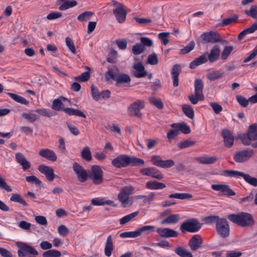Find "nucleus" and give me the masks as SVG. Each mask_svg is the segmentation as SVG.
<instances>
[{
	"instance_id": "obj_13",
	"label": "nucleus",
	"mask_w": 257,
	"mask_h": 257,
	"mask_svg": "<svg viewBox=\"0 0 257 257\" xmlns=\"http://www.w3.org/2000/svg\"><path fill=\"white\" fill-rule=\"evenodd\" d=\"M132 74L136 78H142L147 75V72L141 62L135 63L131 71Z\"/></svg>"
},
{
	"instance_id": "obj_35",
	"label": "nucleus",
	"mask_w": 257,
	"mask_h": 257,
	"mask_svg": "<svg viewBox=\"0 0 257 257\" xmlns=\"http://www.w3.org/2000/svg\"><path fill=\"white\" fill-rule=\"evenodd\" d=\"M169 197L170 198H176L181 200L191 199L193 197V195L187 193H175L170 194Z\"/></svg>"
},
{
	"instance_id": "obj_25",
	"label": "nucleus",
	"mask_w": 257,
	"mask_h": 257,
	"mask_svg": "<svg viewBox=\"0 0 257 257\" xmlns=\"http://www.w3.org/2000/svg\"><path fill=\"white\" fill-rule=\"evenodd\" d=\"M181 71V68L180 65L176 64L175 65L172 69L171 74L172 75V78L173 79V85L175 87L178 86L179 84V80H178V76Z\"/></svg>"
},
{
	"instance_id": "obj_22",
	"label": "nucleus",
	"mask_w": 257,
	"mask_h": 257,
	"mask_svg": "<svg viewBox=\"0 0 257 257\" xmlns=\"http://www.w3.org/2000/svg\"><path fill=\"white\" fill-rule=\"evenodd\" d=\"M38 170L41 173L45 175L49 181H52L54 180L55 175L52 168L44 165H41L39 166Z\"/></svg>"
},
{
	"instance_id": "obj_10",
	"label": "nucleus",
	"mask_w": 257,
	"mask_h": 257,
	"mask_svg": "<svg viewBox=\"0 0 257 257\" xmlns=\"http://www.w3.org/2000/svg\"><path fill=\"white\" fill-rule=\"evenodd\" d=\"M200 37L205 43H215L221 42L226 43L225 41L222 40L219 34L213 31L204 33Z\"/></svg>"
},
{
	"instance_id": "obj_63",
	"label": "nucleus",
	"mask_w": 257,
	"mask_h": 257,
	"mask_svg": "<svg viewBox=\"0 0 257 257\" xmlns=\"http://www.w3.org/2000/svg\"><path fill=\"white\" fill-rule=\"evenodd\" d=\"M90 78V73L89 72H85L82 73L80 75L75 78V79L80 81L85 82L87 81Z\"/></svg>"
},
{
	"instance_id": "obj_43",
	"label": "nucleus",
	"mask_w": 257,
	"mask_h": 257,
	"mask_svg": "<svg viewBox=\"0 0 257 257\" xmlns=\"http://www.w3.org/2000/svg\"><path fill=\"white\" fill-rule=\"evenodd\" d=\"M51 108L56 111L63 110V109L64 108V104L60 99H55L53 101Z\"/></svg>"
},
{
	"instance_id": "obj_47",
	"label": "nucleus",
	"mask_w": 257,
	"mask_h": 257,
	"mask_svg": "<svg viewBox=\"0 0 257 257\" xmlns=\"http://www.w3.org/2000/svg\"><path fill=\"white\" fill-rule=\"evenodd\" d=\"M94 15V13L90 11H86L81 14L77 17V20L80 22L89 20Z\"/></svg>"
},
{
	"instance_id": "obj_5",
	"label": "nucleus",
	"mask_w": 257,
	"mask_h": 257,
	"mask_svg": "<svg viewBox=\"0 0 257 257\" xmlns=\"http://www.w3.org/2000/svg\"><path fill=\"white\" fill-rule=\"evenodd\" d=\"M144 107V100L138 99L131 103L127 107V110L131 116L141 118L143 114L141 111Z\"/></svg>"
},
{
	"instance_id": "obj_2",
	"label": "nucleus",
	"mask_w": 257,
	"mask_h": 257,
	"mask_svg": "<svg viewBox=\"0 0 257 257\" xmlns=\"http://www.w3.org/2000/svg\"><path fill=\"white\" fill-rule=\"evenodd\" d=\"M227 218L232 222L240 226H248L254 223L251 215L245 212L230 214L228 215Z\"/></svg>"
},
{
	"instance_id": "obj_26",
	"label": "nucleus",
	"mask_w": 257,
	"mask_h": 257,
	"mask_svg": "<svg viewBox=\"0 0 257 257\" xmlns=\"http://www.w3.org/2000/svg\"><path fill=\"white\" fill-rule=\"evenodd\" d=\"M113 250L112 237L110 235L107 237L104 247V253L106 256H110Z\"/></svg>"
},
{
	"instance_id": "obj_60",
	"label": "nucleus",
	"mask_w": 257,
	"mask_h": 257,
	"mask_svg": "<svg viewBox=\"0 0 257 257\" xmlns=\"http://www.w3.org/2000/svg\"><path fill=\"white\" fill-rule=\"evenodd\" d=\"M22 116L25 119H28V120L31 123L36 121L38 118V116L37 114L31 113H23Z\"/></svg>"
},
{
	"instance_id": "obj_58",
	"label": "nucleus",
	"mask_w": 257,
	"mask_h": 257,
	"mask_svg": "<svg viewBox=\"0 0 257 257\" xmlns=\"http://www.w3.org/2000/svg\"><path fill=\"white\" fill-rule=\"evenodd\" d=\"M188 99L192 103V104L195 105L199 101H202L204 99V95H202V97L199 96V95H196L195 93L194 94H191L188 96Z\"/></svg>"
},
{
	"instance_id": "obj_4",
	"label": "nucleus",
	"mask_w": 257,
	"mask_h": 257,
	"mask_svg": "<svg viewBox=\"0 0 257 257\" xmlns=\"http://www.w3.org/2000/svg\"><path fill=\"white\" fill-rule=\"evenodd\" d=\"M201 224L198 220L195 218H190L184 221L180 226V230L182 232H195L200 230Z\"/></svg>"
},
{
	"instance_id": "obj_42",
	"label": "nucleus",
	"mask_w": 257,
	"mask_h": 257,
	"mask_svg": "<svg viewBox=\"0 0 257 257\" xmlns=\"http://www.w3.org/2000/svg\"><path fill=\"white\" fill-rule=\"evenodd\" d=\"M81 157L84 160L90 161L92 159V156L90 149L88 147H85L81 152Z\"/></svg>"
},
{
	"instance_id": "obj_11",
	"label": "nucleus",
	"mask_w": 257,
	"mask_h": 257,
	"mask_svg": "<svg viewBox=\"0 0 257 257\" xmlns=\"http://www.w3.org/2000/svg\"><path fill=\"white\" fill-rule=\"evenodd\" d=\"M73 170L77 175L78 180L81 182L86 181L88 178V172L82 166L76 162L73 164Z\"/></svg>"
},
{
	"instance_id": "obj_46",
	"label": "nucleus",
	"mask_w": 257,
	"mask_h": 257,
	"mask_svg": "<svg viewBox=\"0 0 257 257\" xmlns=\"http://www.w3.org/2000/svg\"><path fill=\"white\" fill-rule=\"evenodd\" d=\"M145 50V47L141 43H137L132 47V53L138 55L142 53Z\"/></svg>"
},
{
	"instance_id": "obj_55",
	"label": "nucleus",
	"mask_w": 257,
	"mask_h": 257,
	"mask_svg": "<svg viewBox=\"0 0 257 257\" xmlns=\"http://www.w3.org/2000/svg\"><path fill=\"white\" fill-rule=\"evenodd\" d=\"M233 47L232 46H225L221 54V58L222 60H226L231 52L232 51Z\"/></svg>"
},
{
	"instance_id": "obj_50",
	"label": "nucleus",
	"mask_w": 257,
	"mask_h": 257,
	"mask_svg": "<svg viewBox=\"0 0 257 257\" xmlns=\"http://www.w3.org/2000/svg\"><path fill=\"white\" fill-rule=\"evenodd\" d=\"M224 73L218 71H214L208 73L207 75V78L210 81H213L221 78Z\"/></svg>"
},
{
	"instance_id": "obj_15",
	"label": "nucleus",
	"mask_w": 257,
	"mask_h": 257,
	"mask_svg": "<svg viewBox=\"0 0 257 257\" xmlns=\"http://www.w3.org/2000/svg\"><path fill=\"white\" fill-rule=\"evenodd\" d=\"M254 154V151L251 149L239 151L234 156V160L239 163L247 161Z\"/></svg>"
},
{
	"instance_id": "obj_30",
	"label": "nucleus",
	"mask_w": 257,
	"mask_h": 257,
	"mask_svg": "<svg viewBox=\"0 0 257 257\" xmlns=\"http://www.w3.org/2000/svg\"><path fill=\"white\" fill-rule=\"evenodd\" d=\"M218 160L216 157L203 156L198 157L196 160L201 164H212L215 163Z\"/></svg>"
},
{
	"instance_id": "obj_62",
	"label": "nucleus",
	"mask_w": 257,
	"mask_h": 257,
	"mask_svg": "<svg viewBox=\"0 0 257 257\" xmlns=\"http://www.w3.org/2000/svg\"><path fill=\"white\" fill-rule=\"evenodd\" d=\"M241 172L234 170H224L223 171V175L230 177H233L237 178L240 177Z\"/></svg>"
},
{
	"instance_id": "obj_24",
	"label": "nucleus",
	"mask_w": 257,
	"mask_h": 257,
	"mask_svg": "<svg viewBox=\"0 0 257 257\" xmlns=\"http://www.w3.org/2000/svg\"><path fill=\"white\" fill-rule=\"evenodd\" d=\"M15 156L16 161L22 166L24 170H28L31 167L30 162L26 159L22 153H17Z\"/></svg>"
},
{
	"instance_id": "obj_16",
	"label": "nucleus",
	"mask_w": 257,
	"mask_h": 257,
	"mask_svg": "<svg viewBox=\"0 0 257 257\" xmlns=\"http://www.w3.org/2000/svg\"><path fill=\"white\" fill-rule=\"evenodd\" d=\"M128 156L121 155L113 159L111 164L117 168H123L128 166Z\"/></svg>"
},
{
	"instance_id": "obj_3",
	"label": "nucleus",
	"mask_w": 257,
	"mask_h": 257,
	"mask_svg": "<svg viewBox=\"0 0 257 257\" xmlns=\"http://www.w3.org/2000/svg\"><path fill=\"white\" fill-rule=\"evenodd\" d=\"M134 190L132 186H126L122 187L120 190L117 198L122 207H130L133 204V198L130 196L134 193Z\"/></svg>"
},
{
	"instance_id": "obj_34",
	"label": "nucleus",
	"mask_w": 257,
	"mask_h": 257,
	"mask_svg": "<svg viewBox=\"0 0 257 257\" xmlns=\"http://www.w3.org/2000/svg\"><path fill=\"white\" fill-rule=\"evenodd\" d=\"M182 111L189 118L193 119L194 113L193 108L188 104H184L182 106Z\"/></svg>"
},
{
	"instance_id": "obj_19",
	"label": "nucleus",
	"mask_w": 257,
	"mask_h": 257,
	"mask_svg": "<svg viewBox=\"0 0 257 257\" xmlns=\"http://www.w3.org/2000/svg\"><path fill=\"white\" fill-rule=\"evenodd\" d=\"M222 136L225 146L228 148L232 147L234 139L232 133L229 130H224L222 131Z\"/></svg>"
},
{
	"instance_id": "obj_59",
	"label": "nucleus",
	"mask_w": 257,
	"mask_h": 257,
	"mask_svg": "<svg viewBox=\"0 0 257 257\" xmlns=\"http://www.w3.org/2000/svg\"><path fill=\"white\" fill-rule=\"evenodd\" d=\"M139 236L138 229L134 231H127L122 232L120 234V237L121 238H136Z\"/></svg>"
},
{
	"instance_id": "obj_54",
	"label": "nucleus",
	"mask_w": 257,
	"mask_h": 257,
	"mask_svg": "<svg viewBox=\"0 0 257 257\" xmlns=\"http://www.w3.org/2000/svg\"><path fill=\"white\" fill-rule=\"evenodd\" d=\"M61 255V252L56 249H50L43 253V257H60Z\"/></svg>"
},
{
	"instance_id": "obj_29",
	"label": "nucleus",
	"mask_w": 257,
	"mask_h": 257,
	"mask_svg": "<svg viewBox=\"0 0 257 257\" xmlns=\"http://www.w3.org/2000/svg\"><path fill=\"white\" fill-rule=\"evenodd\" d=\"M172 128H178L179 132L181 131L182 133L185 134H188L190 133L191 130L189 125H188L184 122H182L178 123H173L171 124Z\"/></svg>"
},
{
	"instance_id": "obj_20",
	"label": "nucleus",
	"mask_w": 257,
	"mask_h": 257,
	"mask_svg": "<svg viewBox=\"0 0 257 257\" xmlns=\"http://www.w3.org/2000/svg\"><path fill=\"white\" fill-rule=\"evenodd\" d=\"M202 244V239L199 235H194L189 241V246L192 250H196Z\"/></svg>"
},
{
	"instance_id": "obj_57",
	"label": "nucleus",
	"mask_w": 257,
	"mask_h": 257,
	"mask_svg": "<svg viewBox=\"0 0 257 257\" xmlns=\"http://www.w3.org/2000/svg\"><path fill=\"white\" fill-rule=\"evenodd\" d=\"M65 43L71 53L73 54H76V50L73 40L69 37H66Z\"/></svg>"
},
{
	"instance_id": "obj_21",
	"label": "nucleus",
	"mask_w": 257,
	"mask_h": 257,
	"mask_svg": "<svg viewBox=\"0 0 257 257\" xmlns=\"http://www.w3.org/2000/svg\"><path fill=\"white\" fill-rule=\"evenodd\" d=\"M115 81L117 86H128L131 81V78L128 74L120 72Z\"/></svg>"
},
{
	"instance_id": "obj_45",
	"label": "nucleus",
	"mask_w": 257,
	"mask_h": 257,
	"mask_svg": "<svg viewBox=\"0 0 257 257\" xmlns=\"http://www.w3.org/2000/svg\"><path fill=\"white\" fill-rule=\"evenodd\" d=\"M150 103L155 106L157 108L162 109L163 108V103L161 99L155 97H150L149 99Z\"/></svg>"
},
{
	"instance_id": "obj_27",
	"label": "nucleus",
	"mask_w": 257,
	"mask_h": 257,
	"mask_svg": "<svg viewBox=\"0 0 257 257\" xmlns=\"http://www.w3.org/2000/svg\"><path fill=\"white\" fill-rule=\"evenodd\" d=\"M17 245L19 247H23L24 248L26 253V255L28 253L34 255H37L38 254V251L33 246L27 243L23 242H19Z\"/></svg>"
},
{
	"instance_id": "obj_38",
	"label": "nucleus",
	"mask_w": 257,
	"mask_h": 257,
	"mask_svg": "<svg viewBox=\"0 0 257 257\" xmlns=\"http://www.w3.org/2000/svg\"><path fill=\"white\" fill-rule=\"evenodd\" d=\"M240 177H242L244 180L249 184L253 186H257L256 178L252 177L249 175L245 174L243 172H241V174H240Z\"/></svg>"
},
{
	"instance_id": "obj_41",
	"label": "nucleus",
	"mask_w": 257,
	"mask_h": 257,
	"mask_svg": "<svg viewBox=\"0 0 257 257\" xmlns=\"http://www.w3.org/2000/svg\"><path fill=\"white\" fill-rule=\"evenodd\" d=\"M238 17L236 15H234L230 17L223 19L222 21V23L220 24V26L225 27L227 25H230L232 23H235L238 19Z\"/></svg>"
},
{
	"instance_id": "obj_23",
	"label": "nucleus",
	"mask_w": 257,
	"mask_h": 257,
	"mask_svg": "<svg viewBox=\"0 0 257 257\" xmlns=\"http://www.w3.org/2000/svg\"><path fill=\"white\" fill-rule=\"evenodd\" d=\"M39 155L48 160L52 162L56 161L57 157L54 152L48 149H43L39 152Z\"/></svg>"
},
{
	"instance_id": "obj_40",
	"label": "nucleus",
	"mask_w": 257,
	"mask_h": 257,
	"mask_svg": "<svg viewBox=\"0 0 257 257\" xmlns=\"http://www.w3.org/2000/svg\"><path fill=\"white\" fill-rule=\"evenodd\" d=\"M155 226L151 225H145L139 228L138 229L139 235L140 236L143 232L148 234L154 231Z\"/></svg>"
},
{
	"instance_id": "obj_36",
	"label": "nucleus",
	"mask_w": 257,
	"mask_h": 257,
	"mask_svg": "<svg viewBox=\"0 0 257 257\" xmlns=\"http://www.w3.org/2000/svg\"><path fill=\"white\" fill-rule=\"evenodd\" d=\"M180 218L178 214H172L162 221L161 223L164 224H175L178 222Z\"/></svg>"
},
{
	"instance_id": "obj_17",
	"label": "nucleus",
	"mask_w": 257,
	"mask_h": 257,
	"mask_svg": "<svg viewBox=\"0 0 257 257\" xmlns=\"http://www.w3.org/2000/svg\"><path fill=\"white\" fill-rule=\"evenodd\" d=\"M140 172L144 175L151 176L159 180L163 177L162 174L155 168H143L140 170Z\"/></svg>"
},
{
	"instance_id": "obj_56",
	"label": "nucleus",
	"mask_w": 257,
	"mask_h": 257,
	"mask_svg": "<svg viewBox=\"0 0 257 257\" xmlns=\"http://www.w3.org/2000/svg\"><path fill=\"white\" fill-rule=\"evenodd\" d=\"M245 13L252 18L257 19V5H251L249 10L245 11Z\"/></svg>"
},
{
	"instance_id": "obj_28",
	"label": "nucleus",
	"mask_w": 257,
	"mask_h": 257,
	"mask_svg": "<svg viewBox=\"0 0 257 257\" xmlns=\"http://www.w3.org/2000/svg\"><path fill=\"white\" fill-rule=\"evenodd\" d=\"M146 188L151 190L161 189L166 187V185L161 182L156 181H150L146 183Z\"/></svg>"
},
{
	"instance_id": "obj_53",
	"label": "nucleus",
	"mask_w": 257,
	"mask_h": 257,
	"mask_svg": "<svg viewBox=\"0 0 257 257\" xmlns=\"http://www.w3.org/2000/svg\"><path fill=\"white\" fill-rule=\"evenodd\" d=\"M195 42L194 41L190 42L186 47L179 50V53L181 55L186 54L191 52L195 47Z\"/></svg>"
},
{
	"instance_id": "obj_32",
	"label": "nucleus",
	"mask_w": 257,
	"mask_h": 257,
	"mask_svg": "<svg viewBox=\"0 0 257 257\" xmlns=\"http://www.w3.org/2000/svg\"><path fill=\"white\" fill-rule=\"evenodd\" d=\"M194 87L195 94L202 97V95H203L202 90L204 87L202 81L199 79H196L194 83Z\"/></svg>"
},
{
	"instance_id": "obj_33",
	"label": "nucleus",
	"mask_w": 257,
	"mask_h": 257,
	"mask_svg": "<svg viewBox=\"0 0 257 257\" xmlns=\"http://www.w3.org/2000/svg\"><path fill=\"white\" fill-rule=\"evenodd\" d=\"M257 30V23H254L251 27L242 31L238 36V40H241L246 35L251 34Z\"/></svg>"
},
{
	"instance_id": "obj_12",
	"label": "nucleus",
	"mask_w": 257,
	"mask_h": 257,
	"mask_svg": "<svg viewBox=\"0 0 257 257\" xmlns=\"http://www.w3.org/2000/svg\"><path fill=\"white\" fill-rule=\"evenodd\" d=\"M213 190L220 191V195L231 196L235 195V192L225 184H213L211 185Z\"/></svg>"
},
{
	"instance_id": "obj_49",
	"label": "nucleus",
	"mask_w": 257,
	"mask_h": 257,
	"mask_svg": "<svg viewBox=\"0 0 257 257\" xmlns=\"http://www.w3.org/2000/svg\"><path fill=\"white\" fill-rule=\"evenodd\" d=\"M10 200L13 202L21 203L24 206H28V204L23 198L22 196L19 194H13L11 197Z\"/></svg>"
},
{
	"instance_id": "obj_1",
	"label": "nucleus",
	"mask_w": 257,
	"mask_h": 257,
	"mask_svg": "<svg viewBox=\"0 0 257 257\" xmlns=\"http://www.w3.org/2000/svg\"><path fill=\"white\" fill-rule=\"evenodd\" d=\"M220 49L218 45H215L211 49L210 53H205L196 58L190 64V68L194 69L196 66L206 63L208 60L213 63L219 59Z\"/></svg>"
},
{
	"instance_id": "obj_64",
	"label": "nucleus",
	"mask_w": 257,
	"mask_h": 257,
	"mask_svg": "<svg viewBox=\"0 0 257 257\" xmlns=\"http://www.w3.org/2000/svg\"><path fill=\"white\" fill-rule=\"evenodd\" d=\"M153 164L158 167H161L162 164V160L160 156L154 155L153 156L151 159Z\"/></svg>"
},
{
	"instance_id": "obj_52",
	"label": "nucleus",
	"mask_w": 257,
	"mask_h": 257,
	"mask_svg": "<svg viewBox=\"0 0 257 257\" xmlns=\"http://www.w3.org/2000/svg\"><path fill=\"white\" fill-rule=\"evenodd\" d=\"M138 214V212H135L128 215H127L119 220V223L121 225H123L128 222L130 221L132 219L137 216Z\"/></svg>"
},
{
	"instance_id": "obj_18",
	"label": "nucleus",
	"mask_w": 257,
	"mask_h": 257,
	"mask_svg": "<svg viewBox=\"0 0 257 257\" xmlns=\"http://www.w3.org/2000/svg\"><path fill=\"white\" fill-rule=\"evenodd\" d=\"M156 231L161 237L163 238L176 237L178 235L177 231L169 228H158Z\"/></svg>"
},
{
	"instance_id": "obj_14",
	"label": "nucleus",
	"mask_w": 257,
	"mask_h": 257,
	"mask_svg": "<svg viewBox=\"0 0 257 257\" xmlns=\"http://www.w3.org/2000/svg\"><path fill=\"white\" fill-rule=\"evenodd\" d=\"M119 73V69L116 66L109 65L107 67V70L104 74L105 81H109L110 80L115 81Z\"/></svg>"
},
{
	"instance_id": "obj_61",
	"label": "nucleus",
	"mask_w": 257,
	"mask_h": 257,
	"mask_svg": "<svg viewBox=\"0 0 257 257\" xmlns=\"http://www.w3.org/2000/svg\"><path fill=\"white\" fill-rule=\"evenodd\" d=\"M158 63V59L156 54L153 53L149 55L147 60L146 61L147 64L154 65L157 64Z\"/></svg>"
},
{
	"instance_id": "obj_44",
	"label": "nucleus",
	"mask_w": 257,
	"mask_h": 257,
	"mask_svg": "<svg viewBox=\"0 0 257 257\" xmlns=\"http://www.w3.org/2000/svg\"><path fill=\"white\" fill-rule=\"evenodd\" d=\"M91 203L94 205H103L104 204L110 205L113 203V201L111 200H106L103 198H95L91 200Z\"/></svg>"
},
{
	"instance_id": "obj_8",
	"label": "nucleus",
	"mask_w": 257,
	"mask_h": 257,
	"mask_svg": "<svg viewBox=\"0 0 257 257\" xmlns=\"http://www.w3.org/2000/svg\"><path fill=\"white\" fill-rule=\"evenodd\" d=\"M242 143L245 145H249L252 141L257 140V124L253 123L250 125L247 134H244L241 137Z\"/></svg>"
},
{
	"instance_id": "obj_37",
	"label": "nucleus",
	"mask_w": 257,
	"mask_h": 257,
	"mask_svg": "<svg viewBox=\"0 0 257 257\" xmlns=\"http://www.w3.org/2000/svg\"><path fill=\"white\" fill-rule=\"evenodd\" d=\"M128 165H130L133 166H142L145 164V162L143 159L134 157L128 156Z\"/></svg>"
},
{
	"instance_id": "obj_6",
	"label": "nucleus",
	"mask_w": 257,
	"mask_h": 257,
	"mask_svg": "<svg viewBox=\"0 0 257 257\" xmlns=\"http://www.w3.org/2000/svg\"><path fill=\"white\" fill-rule=\"evenodd\" d=\"M215 229L217 234L221 237L225 238L229 235V225L225 218H220L217 220Z\"/></svg>"
},
{
	"instance_id": "obj_51",
	"label": "nucleus",
	"mask_w": 257,
	"mask_h": 257,
	"mask_svg": "<svg viewBox=\"0 0 257 257\" xmlns=\"http://www.w3.org/2000/svg\"><path fill=\"white\" fill-rule=\"evenodd\" d=\"M77 5V2L75 0L68 1L67 3L61 4L60 6H59L58 9L60 11H65L68 9L76 6Z\"/></svg>"
},
{
	"instance_id": "obj_9",
	"label": "nucleus",
	"mask_w": 257,
	"mask_h": 257,
	"mask_svg": "<svg viewBox=\"0 0 257 257\" xmlns=\"http://www.w3.org/2000/svg\"><path fill=\"white\" fill-rule=\"evenodd\" d=\"M111 3L113 6L116 7V8L113 10V13L116 19L119 23H123L125 20L126 15V12L124 9L123 5L115 0H112Z\"/></svg>"
},
{
	"instance_id": "obj_39",
	"label": "nucleus",
	"mask_w": 257,
	"mask_h": 257,
	"mask_svg": "<svg viewBox=\"0 0 257 257\" xmlns=\"http://www.w3.org/2000/svg\"><path fill=\"white\" fill-rule=\"evenodd\" d=\"M8 94L15 101L17 102L20 103L21 104H23L25 105H28L29 104V101L25 99V98L18 95L16 94L13 93H8Z\"/></svg>"
},
{
	"instance_id": "obj_7",
	"label": "nucleus",
	"mask_w": 257,
	"mask_h": 257,
	"mask_svg": "<svg viewBox=\"0 0 257 257\" xmlns=\"http://www.w3.org/2000/svg\"><path fill=\"white\" fill-rule=\"evenodd\" d=\"M88 175V177L91 179L94 184L99 185L103 182V172L99 166H92Z\"/></svg>"
},
{
	"instance_id": "obj_31",
	"label": "nucleus",
	"mask_w": 257,
	"mask_h": 257,
	"mask_svg": "<svg viewBox=\"0 0 257 257\" xmlns=\"http://www.w3.org/2000/svg\"><path fill=\"white\" fill-rule=\"evenodd\" d=\"M175 252L181 257H192V254L187 249L179 246L175 249Z\"/></svg>"
},
{
	"instance_id": "obj_48",
	"label": "nucleus",
	"mask_w": 257,
	"mask_h": 257,
	"mask_svg": "<svg viewBox=\"0 0 257 257\" xmlns=\"http://www.w3.org/2000/svg\"><path fill=\"white\" fill-rule=\"evenodd\" d=\"M196 143V142L195 141L188 139L179 143L178 146L180 149H183L194 146Z\"/></svg>"
}]
</instances>
